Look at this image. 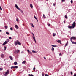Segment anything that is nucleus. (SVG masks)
I'll return each instance as SVG.
<instances>
[{"label":"nucleus","instance_id":"f257e3e1","mask_svg":"<svg viewBox=\"0 0 76 76\" xmlns=\"http://www.w3.org/2000/svg\"><path fill=\"white\" fill-rule=\"evenodd\" d=\"M75 25H76V23L75 22H74L73 23L72 26H68V28H69L70 29L73 28H75Z\"/></svg>","mask_w":76,"mask_h":76},{"label":"nucleus","instance_id":"f03ea898","mask_svg":"<svg viewBox=\"0 0 76 76\" xmlns=\"http://www.w3.org/2000/svg\"><path fill=\"white\" fill-rule=\"evenodd\" d=\"M18 45H21V43L20 42H19V40H17L15 42V46L18 45Z\"/></svg>","mask_w":76,"mask_h":76},{"label":"nucleus","instance_id":"7ed1b4c3","mask_svg":"<svg viewBox=\"0 0 76 76\" xmlns=\"http://www.w3.org/2000/svg\"><path fill=\"white\" fill-rule=\"evenodd\" d=\"M9 41V39H7L6 40V41L2 45H4L5 44H6L7 42Z\"/></svg>","mask_w":76,"mask_h":76},{"label":"nucleus","instance_id":"20e7f679","mask_svg":"<svg viewBox=\"0 0 76 76\" xmlns=\"http://www.w3.org/2000/svg\"><path fill=\"white\" fill-rule=\"evenodd\" d=\"M9 72H10V71H9V70H7L5 73V76H7V75H8V74H9Z\"/></svg>","mask_w":76,"mask_h":76},{"label":"nucleus","instance_id":"39448f33","mask_svg":"<svg viewBox=\"0 0 76 76\" xmlns=\"http://www.w3.org/2000/svg\"><path fill=\"white\" fill-rule=\"evenodd\" d=\"M15 7L17 9H18V10H20V8H19V7H18V6L16 4H15Z\"/></svg>","mask_w":76,"mask_h":76},{"label":"nucleus","instance_id":"423d86ee","mask_svg":"<svg viewBox=\"0 0 76 76\" xmlns=\"http://www.w3.org/2000/svg\"><path fill=\"white\" fill-rule=\"evenodd\" d=\"M18 52H19V50H15V51L14 53L15 54H17V53H18Z\"/></svg>","mask_w":76,"mask_h":76},{"label":"nucleus","instance_id":"0eeeda50","mask_svg":"<svg viewBox=\"0 0 76 76\" xmlns=\"http://www.w3.org/2000/svg\"><path fill=\"white\" fill-rule=\"evenodd\" d=\"M15 28H16V29H18V28H19V27H18V25H15Z\"/></svg>","mask_w":76,"mask_h":76},{"label":"nucleus","instance_id":"6e6552de","mask_svg":"<svg viewBox=\"0 0 76 76\" xmlns=\"http://www.w3.org/2000/svg\"><path fill=\"white\" fill-rule=\"evenodd\" d=\"M71 38H72V39H73L74 40H75V39H76V37H72Z\"/></svg>","mask_w":76,"mask_h":76},{"label":"nucleus","instance_id":"1a4fd4ad","mask_svg":"<svg viewBox=\"0 0 76 76\" xmlns=\"http://www.w3.org/2000/svg\"><path fill=\"white\" fill-rule=\"evenodd\" d=\"M27 51H28V53L29 54H32V52H30V51H29V50H27Z\"/></svg>","mask_w":76,"mask_h":76},{"label":"nucleus","instance_id":"9d476101","mask_svg":"<svg viewBox=\"0 0 76 76\" xmlns=\"http://www.w3.org/2000/svg\"><path fill=\"white\" fill-rule=\"evenodd\" d=\"M30 25L32 26V27H33V28H34V25H33V23H31Z\"/></svg>","mask_w":76,"mask_h":76},{"label":"nucleus","instance_id":"9b49d317","mask_svg":"<svg viewBox=\"0 0 76 76\" xmlns=\"http://www.w3.org/2000/svg\"><path fill=\"white\" fill-rule=\"evenodd\" d=\"M31 34H32V35H33V36H32L33 38H35V36H34V33H33L32 32Z\"/></svg>","mask_w":76,"mask_h":76},{"label":"nucleus","instance_id":"f8f14e48","mask_svg":"<svg viewBox=\"0 0 76 76\" xmlns=\"http://www.w3.org/2000/svg\"><path fill=\"white\" fill-rule=\"evenodd\" d=\"M20 10V12H21V13H23V11L20 9V10Z\"/></svg>","mask_w":76,"mask_h":76},{"label":"nucleus","instance_id":"ddd939ff","mask_svg":"<svg viewBox=\"0 0 76 76\" xmlns=\"http://www.w3.org/2000/svg\"><path fill=\"white\" fill-rule=\"evenodd\" d=\"M51 46L52 47H57V46L56 45H51Z\"/></svg>","mask_w":76,"mask_h":76},{"label":"nucleus","instance_id":"4468645a","mask_svg":"<svg viewBox=\"0 0 76 76\" xmlns=\"http://www.w3.org/2000/svg\"><path fill=\"white\" fill-rule=\"evenodd\" d=\"M10 58L11 60H13V58L11 56H10Z\"/></svg>","mask_w":76,"mask_h":76},{"label":"nucleus","instance_id":"2eb2a0df","mask_svg":"<svg viewBox=\"0 0 76 76\" xmlns=\"http://www.w3.org/2000/svg\"><path fill=\"white\" fill-rule=\"evenodd\" d=\"M30 7H31V8H33V6H32V4H30Z\"/></svg>","mask_w":76,"mask_h":76},{"label":"nucleus","instance_id":"dca6fc26","mask_svg":"<svg viewBox=\"0 0 76 76\" xmlns=\"http://www.w3.org/2000/svg\"><path fill=\"white\" fill-rule=\"evenodd\" d=\"M51 50L52 51H54V48H52L51 49Z\"/></svg>","mask_w":76,"mask_h":76},{"label":"nucleus","instance_id":"f3484780","mask_svg":"<svg viewBox=\"0 0 76 76\" xmlns=\"http://www.w3.org/2000/svg\"><path fill=\"white\" fill-rule=\"evenodd\" d=\"M26 61H23L22 62V64H25V63Z\"/></svg>","mask_w":76,"mask_h":76},{"label":"nucleus","instance_id":"a211bd4d","mask_svg":"<svg viewBox=\"0 0 76 76\" xmlns=\"http://www.w3.org/2000/svg\"><path fill=\"white\" fill-rule=\"evenodd\" d=\"M33 39L35 43H36L37 42H36V40H35V37L34 38H33Z\"/></svg>","mask_w":76,"mask_h":76},{"label":"nucleus","instance_id":"6ab92c4d","mask_svg":"<svg viewBox=\"0 0 76 76\" xmlns=\"http://www.w3.org/2000/svg\"><path fill=\"white\" fill-rule=\"evenodd\" d=\"M4 57V55L2 54L1 55V57H2V58H3V57Z\"/></svg>","mask_w":76,"mask_h":76},{"label":"nucleus","instance_id":"aec40b11","mask_svg":"<svg viewBox=\"0 0 76 76\" xmlns=\"http://www.w3.org/2000/svg\"><path fill=\"white\" fill-rule=\"evenodd\" d=\"M56 35V34L55 33H53V37H55V36Z\"/></svg>","mask_w":76,"mask_h":76},{"label":"nucleus","instance_id":"412c9836","mask_svg":"<svg viewBox=\"0 0 76 76\" xmlns=\"http://www.w3.org/2000/svg\"><path fill=\"white\" fill-rule=\"evenodd\" d=\"M14 64L15 65H16L18 64V63H17V62H15L14 63Z\"/></svg>","mask_w":76,"mask_h":76},{"label":"nucleus","instance_id":"4be33fe9","mask_svg":"<svg viewBox=\"0 0 76 76\" xmlns=\"http://www.w3.org/2000/svg\"><path fill=\"white\" fill-rule=\"evenodd\" d=\"M70 41L72 42V43H73V40H72V38H70Z\"/></svg>","mask_w":76,"mask_h":76},{"label":"nucleus","instance_id":"5701e85b","mask_svg":"<svg viewBox=\"0 0 76 76\" xmlns=\"http://www.w3.org/2000/svg\"><path fill=\"white\" fill-rule=\"evenodd\" d=\"M32 53H37V52L34 51V50H32Z\"/></svg>","mask_w":76,"mask_h":76},{"label":"nucleus","instance_id":"b1692460","mask_svg":"<svg viewBox=\"0 0 76 76\" xmlns=\"http://www.w3.org/2000/svg\"><path fill=\"white\" fill-rule=\"evenodd\" d=\"M4 50H5L6 49V47L5 46H4Z\"/></svg>","mask_w":76,"mask_h":76},{"label":"nucleus","instance_id":"393cba45","mask_svg":"<svg viewBox=\"0 0 76 76\" xmlns=\"http://www.w3.org/2000/svg\"><path fill=\"white\" fill-rule=\"evenodd\" d=\"M15 67V66H12L11 67V69H14Z\"/></svg>","mask_w":76,"mask_h":76},{"label":"nucleus","instance_id":"a878e982","mask_svg":"<svg viewBox=\"0 0 76 76\" xmlns=\"http://www.w3.org/2000/svg\"><path fill=\"white\" fill-rule=\"evenodd\" d=\"M28 75L29 76H34V75H33L32 74H29Z\"/></svg>","mask_w":76,"mask_h":76},{"label":"nucleus","instance_id":"bb28decb","mask_svg":"<svg viewBox=\"0 0 76 76\" xmlns=\"http://www.w3.org/2000/svg\"><path fill=\"white\" fill-rule=\"evenodd\" d=\"M43 18H46V17H45V15H44V14H43Z\"/></svg>","mask_w":76,"mask_h":76},{"label":"nucleus","instance_id":"cd10ccee","mask_svg":"<svg viewBox=\"0 0 76 76\" xmlns=\"http://www.w3.org/2000/svg\"><path fill=\"white\" fill-rule=\"evenodd\" d=\"M5 28H6V29H7V28L8 27L7 26H5Z\"/></svg>","mask_w":76,"mask_h":76},{"label":"nucleus","instance_id":"c85d7f7f","mask_svg":"<svg viewBox=\"0 0 76 76\" xmlns=\"http://www.w3.org/2000/svg\"><path fill=\"white\" fill-rule=\"evenodd\" d=\"M60 42H61V41L60 40H58V41H57V42L58 43H60Z\"/></svg>","mask_w":76,"mask_h":76},{"label":"nucleus","instance_id":"c756f323","mask_svg":"<svg viewBox=\"0 0 76 76\" xmlns=\"http://www.w3.org/2000/svg\"><path fill=\"white\" fill-rule=\"evenodd\" d=\"M16 20L17 22H18V21H19V19H18V18H16Z\"/></svg>","mask_w":76,"mask_h":76},{"label":"nucleus","instance_id":"7c9ffc66","mask_svg":"<svg viewBox=\"0 0 76 76\" xmlns=\"http://www.w3.org/2000/svg\"><path fill=\"white\" fill-rule=\"evenodd\" d=\"M34 18H35V19H36V20H37V18H36V17H35V16H34Z\"/></svg>","mask_w":76,"mask_h":76},{"label":"nucleus","instance_id":"2f4dec72","mask_svg":"<svg viewBox=\"0 0 76 76\" xmlns=\"http://www.w3.org/2000/svg\"><path fill=\"white\" fill-rule=\"evenodd\" d=\"M6 34H7V35H9V32H6Z\"/></svg>","mask_w":76,"mask_h":76},{"label":"nucleus","instance_id":"473e14b6","mask_svg":"<svg viewBox=\"0 0 76 76\" xmlns=\"http://www.w3.org/2000/svg\"><path fill=\"white\" fill-rule=\"evenodd\" d=\"M65 17L66 18V19H67V16L65 15Z\"/></svg>","mask_w":76,"mask_h":76},{"label":"nucleus","instance_id":"72a5a7b5","mask_svg":"<svg viewBox=\"0 0 76 76\" xmlns=\"http://www.w3.org/2000/svg\"><path fill=\"white\" fill-rule=\"evenodd\" d=\"M10 30H11V31L13 30V28H12V27H11L10 28Z\"/></svg>","mask_w":76,"mask_h":76},{"label":"nucleus","instance_id":"f704fd0d","mask_svg":"<svg viewBox=\"0 0 76 76\" xmlns=\"http://www.w3.org/2000/svg\"><path fill=\"white\" fill-rule=\"evenodd\" d=\"M9 38L10 39H12V37H9Z\"/></svg>","mask_w":76,"mask_h":76},{"label":"nucleus","instance_id":"c9c22d12","mask_svg":"<svg viewBox=\"0 0 76 76\" xmlns=\"http://www.w3.org/2000/svg\"><path fill=\"white\" fill-rule=\"evenodd\" d=\"M72 44H76V42H72Z\"/></svg>","mask_w":76,"mask_h":76},{"label":"nucleus","instance_id":"e433bc0d","mask_svg":"<svg viewBox=\"0 0 76 76\" xmlns=\"http://www.w3.org/2000/svg\"><path fill=\"white\" fill-rule=\"evenodd\" d=\"M73 3V1L72 0H71V3Z\"/></svg>","mask_w":76,"mask_h":76},{"label":"nucleus","instance_id":"4c0bfd02","mask_svg":"<svg viewBox=\"0 0 76 76\" xmlns=\"http://www.w3.org/2000/svg\"><path fill=\"white\" fill-rule=\"evenodd\" d=\"M0 9L1 10H2V8H1V7H0Z\"/></svg>","mask_w":76,"mask_h":76},{"label":"nucleus","instance_id":"58836bf2","mask_svg":"<svg viewBox=\"0 0 76 76\" xmlns=\"http://www.w3.org/2000/svg\"><path fill=\"white\" fill-rule=\"evenodd\" d=\"M15 68H16V69H17L18 68V66H15Z\"/></svg>","mask_w":76,"mask_h":76},{"label":"nucleus","instance_id":"ea45409f","mask_svg":"<svg viewBox=\"0 0 76 76\" xmlns=\"http://www.w3.org/2000/svg\"><path fill=\"white\" fill-rule=\"evenodd\" d=\"M45 76H49V75H48L47 74H45Z\"/></svg>","mask_w":76,"mask_h":76},{"label":"nucleus","instance_id":"a19ab883","mask_svg":"<svg viewBox=\"0 0 76 76\" xmlns=\"http://www.w3.org/2000/svg\"><path fill=\"white\" fill-rule=\"evenodd\" d=\"M68 45V43H66V44L65 45V46H67V45Z\"/></svg>","mask_w":76,"mask_h":76},{"label":"nucleus","instance_id":"79ce46f5","mask_svg":"<svg viewBox=\"0 0 76 76\" xmlns=\"http://www.w3.org/2000/svg\"><path fill=\"white\" fill-rule=\"evenodd\" d=\"M3 70V69L0 68V70Z\"/></svg>","mask_w":76,"mask_h":76},{"label":"nucleus","instance_id":"37998d69","mask_svg":"<svg viewBox=\"0 0 76 76\" xmlns=\"http://www.w3.org/2000/svg\"><path fill=\"white\" fill-rule=\"evenodd\" d=\"M33 70H35V67L34 68H33Z\"/></svg>","mask_w":76,"mask_h":76},{"label":"nucleus","instance_id":"c03bdc74","mask_svg":"<svg viewBox=\"0 0 76 76\" xmlns=\"http://www.w3.org/2000/svg\"><path fill=\"white\" fill-rule=\"evenodd\" d=\"M50 25V24H48V26H49Z\"/></svg>","mask_w":76,"mask_h":76},{"label":"nucleus","instance_id":"a18cd8bd","mask_svg":"<svg viewBox=\"0 0 76 76\" xmlns=\"http://www.w3.org/2000/svg\"><path fill=\"white\" fill-rule=\"evenodd\" d=\"M64 0H62V2H63V1H64Z\"/></svg>","mask_w":76,"mask_h":76},{"label":"nucleus","instance_id":"49530a36","mask_svg":"<svg viewBox=\"0 0 76 76\" xmlns=\"http://www.w3.org/2000/svg\"><path fill=\"white\" fill-rule=\"evenodd\" d=\"M44 59H45V60H46V58L44 57Z\"/></svg>","mask_w":76,"mask_h":76},{"label":"nucleus","instance_id":"de8ad7c7","mask_svg":"<svg viewBox=\"0 0 76 76\" xmlns=\"http://www.w3.org/2000/svg\"><path fill=\"white\" fill-rule=\"evenodd\" d=\"M61 53H60L59 54V56H61Z\"/></svg>","mask_w":76,"mask_h":76},{"label":"nucleus","instance_id":"09e8293b","mask_svg":"<svg viewBox=\"0 0 76 76\" xmlns=\"http://www.w3.org/2000/svg\"><path fill=\"white\" fill-rule=\"evenodd\" d=\"M74 76H76V74H75L74 75Z\"/></svg>","mask_w":76,"mask_h":76},{"label":"nucleus","instance_id":"8fccbe9b","mask_svg":"<svg viewBox=\"0 0 76 76\" xmlns=\"http://www.w3.org/2000/svg\"><path fill=\"white\" fill-rule=\"evenodd\" d=\"M2 32V30H0V32Z\"/></svg>","mask_w":76,"mask_h":76},{"label":"nucleus","instance_id":"3c124183","mask_svg":"<svg viewBox=\"0 0 76 76\" xmlns=\"http://www.w3.org/2000/svg\"><path fill=\"white\" fill-rule=\"evenodd\" d=\"M71 75H72V74H73V73H72V72H71Z\"/></svg>","mask_w":76,"mask_h":76},{"label":"nucleus","instance_id":"603ef678","mask_svg":"<svg viewBox=\"0 0 76 76\" xmlns=\"http://www.w3.org/2000/svg\"><path fill=\"white\" fill-rule=\"evenodd\" d=\"M53 6H55V4H53Z\"/></svg>","mask_w":76,"mask_h":76},{"label":"nucleus","instance_id":"864d4df0","mask_svg":"<svg viewBox=\"0 0 76 76\" xmlns=\"http://www.w3.org/2000/svg\"><path fill=\"white\" fill-rule=\"evenodd\" d=\"M64 23H65V21H64Z\"/></svg>","mask_w":76,"mask_h":76},{"label":"nucleus","instance_id":"5fc2aeb1","mask_svg":"<svg viewBox=\"0 0 76 76\" xmlns=\"http://www.w3.org/2000/svg\"><path fill=\"white\" fill-rule=\"evenodd\" d=\"M23 26H24V24H23Z\"/></svg>","mask_w":76,"mask_h":76},{"label":"nucleus","instance_id":"6e6d98bb","mask_svg":"<svg viewBox=\"0 0 76 76\" xmlns=\"http://www.w3.org/2000/svg\"><path fill=\"white\" fill-rule=\"evenodd\" d=\"M66 44H68V42H67Z\"/></svg>","mask_w":76,"mask_h":76},{"label":"nucleus","instance_id":"4d7b16f0","mask_svg":"<svg viewBox=\"0 0 76 76\" xmlns=\"http://www.w3.org/2000/svg\"><path fill=\"white\" fill-rule=\"evenodd\" d=\"M21 53H23V51L21 52Z\"/></svg>","mask_w":76,"mask_h":76},{"label":"nucleus","instance_id":"13d9d810","mask_svg":"<svg viewBox=\"0 0 76 76\" xmlns=\"http://www.w3.org/2000/svg\"><path fill=\"white\" fill-rule=\"evenodd\" d=\"M44 74H43V75H42V76H44Z\"/></svg>","mask_w":76,"mask_h":76},{"label":"nucleus","instance_id":"bf43d9fd","mask_svg":"<svg viewBox=\"0 0 76 76\" xmlns=\"http://www.w3.org/2000/svg\"><path fill=\"white\" fill-rule=\"evenodd\" d=\"M47 0V1H48V0Z\"/></svg>","mask_w":76,"mask_h":76},{"label":"nucleus","instance_id":"052dcab7","mask_svg":"<svg viewBox=\"0 0 76 76\" xmlns=\"http://www.w3.org/2000/svg\"><path fill=\"white\" fill-rule=\"evenodd\" d=\"M37 21H38V19H37Z\"/></svg>","mask_w":76,"mask_h":76},{"label":"nucleus","instance_id":"680f3d73","mask_svg":"<svg viewBox=\"0 0 76 76\" xmlns=\"http://www.w3.org/2000/svg\"><path fill=\"white\" fill-rule=\"evenodd\" d=\"M60 44H61V43H60Z\"/></svg>","mask_w":76,"mask_h":76},{"label":"nucleus","instance_id":"e2e57ef3","mask_svg":"<svg viewBox=\"0 0 76 76\" xmlns=\"http://www.w3.org/2000/svg\"><path fill=\"white\" fill-rule=\"evenodd\" d=\"M1 7L0 6V7Z\"/></svg>","mask_w":76,"mask_h":76}]
</instances>
